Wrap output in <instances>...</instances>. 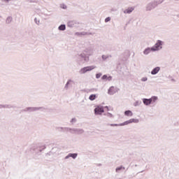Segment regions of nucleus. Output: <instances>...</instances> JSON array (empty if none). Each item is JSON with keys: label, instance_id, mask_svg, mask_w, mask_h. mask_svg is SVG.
Segmentation results:
<instances>
[{"label": "nucleus", "instance_id": "obj_1", "mask_svg": "<svg viewBox=\"0 0 179 179\" xmlns=\"http://www.w3.org/2000/svg\"><path fill=\"white\" fill-rule=\"evenodd\" d=\"M160 3H163V1H152L148 3L145 6L146 12H150V10H153V9H155L157 5H160Z\"/></svg>", "mask_w": 179, "mask_h": 179}, {"label": "nucleus", "instance_id": "obj_2", "mask_svg": "<svg viewBox=\"0 0 179 179\" xmlns=\"http://www.w3.org/2000/svg\"><path fill=\"white\" fill-rule=\"evenodd\" d=\"M138 124L139 122V119H130L129 120L125 121L123 123H120V124H110V127H124L125 125H129V124Z\"/></svg>", "mask_w": 179, "mask_h": 179}, {"label": "nucleus", "instance_id": "obj_3", "mask_svg": "<svg viewBox=\"0 0 179 179\" xmlns=\"http://www.w3.org/2000/svg\"><path fill=\"white\" fill-rule=\"evenodd\" d=\"M85 44L89 46L83 50V52L87 57L93 55V54H94V46L90 45V42H87Z\"/></svg>", "mask_w": 179, "mask_h": 179}, {"label": "nucleus", "instance_id": "obj_4", "mask_svg": "<svg viewBox=\"0 0 179 179\" xmlns=\"http://www.w3.org/2000/svg\"><path fill=\"white\" fill-rule=\"evenodd\" d=\"M64 129L68 132H70V134L75 135H82L83 134H85V130H83V129L64 127Z\"/></svg>", "mask_w": 179, "mask_h": 179}, {"label": "nucleus", "instance_id": "obj_5", "mask_svg": "<svg viewBox=\"0 0 179 179\" xmlns=\"http://www.w3.org/2000/svg\"><path fill=\"white\" fill-rule=\"evenodd\" d=\"M163 48V41L161 40L157 41V43L152 47V52L160 51Z\"/></svg>", "mask_w": 179, "mask_h": 179}, {"label": "nucleus", "instance_id": "obj_6", "mask_svg": "<svg viewBox=\"0 0 179 179\" xmlns=\"http://www.w3.org/2000/svg\"><path fill=\"white\" fill-rule=\"evenodd\" d=\"M96 66H85L84 68H82L80 70V73L83 74L86 73V72H90V71H93V69H95Z\"/></svg>", "mask_w": 179, "mask_h": 179}, {"label": "nucleus", "instance_id": "obj_7", "mask_svg": "<svg viewBox=\"0 0 179 179\" xmlns=\"http://www.w3.org/2000/svg\"><path fill=\"white\" fill-rule=\"evenodd\" d=\"M94 113L95 115H101L104 113V107L101 106H96L94 110Z\"/></svg>", "mask_w": 179, "mask_h": 179}, {"label": "nucleus", "instance_id": "obj_8", "mask_svg": "<svg viewBox=\"0 0 179 179\" xmlns=\"http://www.w3.org/2000/svg\"><path fill=\"white\" fill-rule=\"evenodd\" d=\"M78 59H80V61H83L84 62H89L90 57L83 52V53L78 55Z\"/></svg>", "mask_w": 179, "mask_h": 179}, {"label": "nucleus", "instance_id": "obj_9", "mask_svg": "<svg viewBox=\"0 0 179 179\" xmlns=\"http://www.w3.org/2000/svg\"><path fill=\"white\" fill-rule=\"evenodd\" d=\"M134 10H135V6L128 7L127 9L123 10V13H124V15H131Z\"/></svg>", "mask_w": 179, "mask_h": 179}, {"label": "nucleus", "instance_id": "obj_10", "mask_svg": "<svg viewBox=\"0 0 179 179\" xmlns=\"http://www.w3.org/2000/svg\"><path fill=\"white\" fill-rule=\"evenodd\" d=\"M24 113H34L37 111V107H27L26 108L23 109Z\"/></svg>", "mask_w": 179, "mask_h": 179}, {"label": "nucleus", "instance_id": "obj_11", "mask_svg": "<svg viewBox=\"0 0 179 179\" xmlns=\"http://www.w3.org/2000/svg\"><path fill=\"white\" fill-rule=\"evenodd\" d=\"M77 24H79V22H77L76 20H71L67 22L68 27H71V28L76 27Z\"/></svg>", "mask_w": 179, "mask_h": 179}, {"label": "nucleus", "instance_id": "obj_12", "mask_svg": "<svg viewBox=\"0 0 179 179\" xmlns=\"http://www.w3.org/2000/svg\"><path fill=\"white\" fill-rule=\"evenodd\" d=\"M116 92H117V88L114 87V86H111L108 90V94H110V96H113L115 94Z\"/></svg>", "mask_w": 179, "mask_h": 179}, {"label": "nucleus", "instance_id": "obj_13", "mask_svg": "<svg viewBox=\"0 0 179 179\" xmlns=\"http://www.w3.org/2000/svg\"><path fill=\"white\" fill-rule=\"evenodd\" d=\"M44 149H45V145L43 146L42 149L38 150L37 151H35V159H40L38 157V156H41V152H43V150H44Z\"/></svg>", "mask_w": 179, "mask_h": 179}, {"label": "nucleus", "instance_id": "obj_14", "mask_svg": "<svg viewBox=\"0 0 179 179\" xmlns=\"http://www.w3.org/2000/svg\"><path fill=\"white\" fill-rule=\"evenodd\" d=\"M160 72V66H157L151 71V75H157Z\"/></svg>", "mask_w": 179, "mask_h": 179}, {"label": "nucleus", "instance_id": "obj_15", "mask_svg": "<svg viewBox=\"0 0 179 179\" xmlns=\"http://www.w3.org/2000/svg\"><path fill=\"white\" fill-rule=\"evenodd\" d=\"M1 108H15L12 104H0V109Z\"/></svg>", "mask_w": 179, "mask_h": 179}, {"label": "nucleus", "instance_id": "obj_16", "mask_svg": "<svg viewBox=\"0 0 179 179\" xmlns=\"http://www.w3.org/2000/svg\"><path fill=\"white\" fill-rule=\"evenodd\" d=\"M159 98L156 96H152L151 98L148 99V101L150 102V104H154V103H156Z\"/></svg>", "mask_w": 179, "mask_h": 179}, {"label": "nucleus", "instance_id": "obj_17", "mask_svg": "<svg viewBox=\"0 0 179 179\" xmlns=\"http://www.w3.org/2000/svg\"><path fill=\"white\" fill-rule=\"evenodd\" d=\"M143 54L144 55H149V54H150V52H153V50H152V47L151 48H147L143 50Z\"/></svg>", "mask_w": 179, "mask_h": 179}, {"label": "nucleus", "instance_id": "obj_18", "mask_svg": "<svg viewBox=\"0 0 179 179\" xmlns=\"http://www.w3.org/2000/svg\"><path fill=\"white\" fill-rule=\"evenodd\" d=\"M58 30H59V31H65V30H66V25H65V24H62L58 27Z\"/></svg>", "mask_w": 179, "mask_h": 179}, {"label": "nucleus", "instance_id": "obj_19", "mask_svg": "<svg viewBox=\"0 0 179 179\" xmlns=\"http://www.w3.org/2000/svg\"><path fill=\"white\" fill-rule=\"evenodd\" d=\"M124 115H126L127 117H132V115H134V113L131 110H127L124 111Z\"/></svg>", "mask_w": 179, "mask_h": 179}, {"label": "nucleus", "instance_id": "obj_20", "mask_svg": "<svg viewBox=\"0 0 179 179\" xmlns=\"http://www.w3.org/2000/svg\"><path fill=\"white\" fill-rule=\"evenodd\" d=\"M71 83H73V80H69L64 86V89H66V90H68L69 85H71Z\"/></svg>", "mask_w": 179, "mask_h": 179}, {"label": "nucleus", "instance_id": "obj_21", "mask_svg": "<svg viewBox=\"0 0 179 179\" xmlns=\"http://www.w3.org/2000/svg\"><path fill=\"white\" fill-rule=\"evenodd\" d=\"M143 103L145 106H150V102L148 99L144 98L143 99Z\"/></svg>", "mask_w": 179, "mask_h": 179}, {"label": "nucleus", "instance_id": "obj_22", "mask_svg": "<svg viewBox=\"0 0 179 179\" xmlns=\"http://www.w3.org/2000/svg\"><path fill=\"white\" fill-rule=\"evenodd\" d=\"M58 150V148H53L52 150L46 154V156H51L52 155V152H57Z\"/></svg>", "mask_w": 179, "mask_h": 179}, {"label": "nucleus", "instance_id": "obj_23", "mask_svg": "<svg viewBox=\"0 0 179 179\" xmlns=\"http://www.w3.org/2000/svg\"><path fill=\"white\" fill-rule=\"evenodd\" d=\"M97 97V95L95 94H92L89 96V100L91 101H94V100Z\"/></svg>", "mask_w": 179, "mask_h": 179}, {"label": "nucleus", "instance_id": "obj_24", "mask_svg": "<svg viewBox=\"0 0 179 179\" xmlns=\"http://www.w3.org/2000/svg\"><path fill=\"white\" fill-rule=\"evenodd\" d=\"M45 110H47V108H45V107H44V106L36 107V111H42V112H44V111H45Z\"/></svg>", "mask_w": 179, "mask_h": 179}, {"label": "nucleus", "instance_id": "obj_25", "mask_svg": "<svg viewBox=\"0 0 179 179\" xmlns=\"http://www.w3.org/2000/svg\"><path fill=\"white\" fill-rule=\"evenodd\" d=\"M121 170H125V167L123 166H118L115 169L116 173H118L119 171H121Z\"/></svg>", "mask_w": 179, "mask_h": 179}, {"label": "nucleus", "instance_id": "obj_26", "mask_svg": "<svg viewBox=\"0 0 179 179\" xmlns=\"http://www.w3.org/2000/svg\"><path fill=\"white\" fill-rule=\"evenodd\" d=\"M93 36V33L92 32H85V31H83L81 32V36Z\"/></svg>", "mask_w": 179, "mask_h": 179}, {"label": "nucleus", "instance_id": "obj_27", "mask_svg": "<svg viewBox=\"0 0 179 179\" xmlns=\"http://www.w3.org/2000/svg\"><path fill=\"white\" fill-rule=\"evenodd\" d=\"M111 55H103L101 56V58H102V61H106V59H108V58H111Z\"/></svg>", "mask_w": 179, "mask_h": 179}, {"label": "nucleus", "instance_id": "obj_28", "mask_svg": "<svg viewBox=\"0 0 179 179\" xmlns=\"http://www.w3.org/2000/svg\"><path fill=\"white\" fill-rule=\"evenodd\" d=\"M69 156L72 159H76L78 157V153H69Z\"/></svg>", "mask_w": 179, "mask_h": 179}, {"label": "nucleus", "instance_id": "obj_29", "mask_svg": "<svg viewBox=\"0 0 179 179\" xmlns=\"http://www.w3.org/2000/svg\"><path fill=\"white\" fill-rule=\"evenodd\" d=\"M12 22V17L9 16L6 20V24H9Z\"/></svg>", "mask_w": 179, "mask_h": 179}, {"label": "nucleus", "instance_id": "obj_30", "mask_svg": "<svg viewBox=\"0 0 179 179\" xmlns=\"http://www.w3.org/2000/svg\"><path fill=\"white\" fill-rule=\"evenodd\" d=\"M142 104V101H136L134 103V107H138V106H141Z\"/></svg>", "mask_w": 179, "mask_h": 179}, {"label": "nucleus", "instance_id": "obj_31", "mask_svg": "<svg viewBox=\"0 0 179 179\" xmlns=\"http://www.w3.org/2000/svg\"><path fill=\"white\" fill-rule=\"evenodd\" d=\"M34 22L38 26L40 24V20L37 19V17L34 18Z\"/></svg>", "mask_w": 179, "mask_h": 179}, {"label": "nucleus", "instance_id": "obj_32", "mask_svg": "<svg viewBox=\"0 0 179 179\" xmlns=\"http://www.w3.org/2000/svg\"><path fill=\"white\" fill-rule=\"evenodd\" d=\"M101 73H98L96 74V79H100V78H101Z\"/></svg>", "mask_w": 179, "mask_h": 179}, {"label": "nucleus", "instance_id": "obj_33", "mask_svg": "<svg viewBox=\"0 0 179 179\" xmlns=\"http://www.w3.org/2000/svg\"><path fill=\"white\" fill-rule=\"evenodd\" d=\"M60 8H62V9H66L67 6L64 3H62L60 5Z\"/></svg>", "mask_w": 179, "mask_h": 179}, {"label": "nucleus", "instance_id": "obj_34", "mask_svg": "<svg viewBox=\"0 0 179 179\" xmlns=\"http://www.w3.org/2000/svg\"><path fill=\"white\" fill-rule=\"evenodd\" d=\"M76 121H77V120L76 119V117H73L71 119L70 122H71V124H75V122H76Z\"/></svg>", "mask_w": 179, "mask_h": 179}, {"label": "nucleus", "instance_id": "obj_35", "mask_svg": "<svg viewBox=\"0 0 179 179\" xmlns=\"http://www.w3.org/2000/svg\"><path fill=\"white\" fill-rule=\"evenodd\" d=\"M110 20H111V17H108L105 19V22L106 23H108V22H110Z\"/></svg>", "mask_w": 179, "mask_h": 179}, {"label": "nucleus", "instance_id": "obj_36", "mask_svg": "<svg viewBox=\"0 0 179 179\" xmlns=\"http://www.w3.org/2000/svg\"><path fill=\"white\" fill-rule=\"evenodd\" d=\"M75 36H78L79 37H82V32H76Z\"/></svg>", "mask_w": 179, "mask_h": 179}, {"label": "nucleus", "instance_id": "obj_37", "mask_svg": "<svg viewBox=\"0 0 179 179\" xmlns=\"http://www.w3.org/2000/svg\"><path fill=\"white\" fill-rule=\"evenodd\" d=\"M107 117H108L109 118H113V117H114V115H113V114L108 113L106 114Z\"/></svg>", "mask_w": 179, "mask_h": 179}, {"label": "nucleus", "instance_id": "obj_38", "mask_svg": "<svg viewBox=\"0 0 179 179\" xmlns=\"http://www.w3.org/2000/svg\"><path fill=\"white\" fill-rule=\"evenodd\" d=\"M107 78H108L107 75H103V76L101 77V79H102V80H107Z\"/></svg>", "mask_w": 179, "mask_h": 179}, {"label": "nucleus", "instance_id": "obj_39", "mask_svg": "<svg viewBox=\"0 0 179 179\" xmlns=\"http://www.w3.org/2000/svg\"><path fill=\"white\" fill-rule=\"evenodd\" d=\"M57 129L61 132L62 131V129H64V131H66L65 129V127H57Z\"/></svg>", "mask_w": 179, "mask_h": 179}, {"label": "nucleus", "instance_id": "obj_40", "mask_svg": "<svg viewBox=\"0 0 179 179\" xmlns=\"http://www.w3.org/2000/svg\"><path fill=\"white\" fill-rule=\"evenodd\" d=\"M148 80V78L146 77H143L141 78V82H146Z\"/></svg>", "mask_w": 179, "mask_h": 179}, {"label": "nucleus", "instance_id": "obj_41", "mask_svg": "<svg viewBox=\"0 0 179 179\" xmlns=\"http://www.w3.org/2000/svg\"><path fill=\"white\" fill-rule=\"evenodd\" d=\"M107 80H113V77L112 76H109V77H107Z\"/></svg>", "mask_w": 179, "mask_h": 179}, {"label": "nucleus", "instance_id": "obj_42", "mask_svg": "<svg viewBox=\"0 0 179 179\" xmlns=\"http://www.w3.org/2000/svg\"><path fill=\"white\" fill-rule=\"evenodd\" d=\"M69 157H71V156H69V154L67 156L64 157V159L65 160H67V159H69Z\"/></svg>", "mask_w": 179, "mask_h": 179}, {"label": "nucleus", "instance_id": "obj_43", "mask_svg": "<svg viewBox=\"0 0 179 179\" xmlns=\"http://www.w3.org/2000/svg\"><path fill=\"white\" fill-rule=\"evenodd\" d=\"M2 2H6V3H8L9 2V0H1Z\"/></svg>", "mask_w": 179, "mask_h": 179}, {"label": "nucleus", "instance_id": "obj_44", "mask_svg": "<svg viewBox=\"0 0 179 179\" xmlns=\"http://www.w3.org/2000/svg\"><path fill=\"white\" fill-rule=\"evenodd\" d=\"M104 108H106L107 111H110V108H108V106H105Z\"/></svg>", "mask_w": 179, "mask_h": 179}, {"label": "nucleus", "instance_id": "obj_45", "mask_svg": "<svg viewBox=\"0 0 179 179\" xmlns=\"http://www.w3.org/2000/svg\"><path fill=\"white\" fill-rule=\"evenodd\" d=\"M171 81H172V82H176V80H175L174 78H172V79H171Z\"/></svg>", "mask_w": 179, "mask_h": 179}, {"label": "nucleus", "instance_id": "obj_46", "mask_svg": "<svg viewBox=\"0 0 179 179\" xmlns=\"http://www.w3.org/2000/svg\"><path fill=\"white\" fill-rule=\"evenodd\" d=\"M135 167H138V165L136 164V165H135Z\"/></svg>", "mask_w": 179, "mask_h": 179}, {"label": "nucleus", "instance_id": "obj_47", "mask_svg": "<svg viewBox=\"0 0 179 179\" xmlns=\"http://www.w3.org/2000/svg\"><path fill=\"white\" fill-rule=\"evenodd\" d=\"M10 1H13V0H8V2H10Z\"/></svg>", "mask_w": 179, "mask_h": 179}, {"label": "nucleus", "instance_id": "obj_48", "mask_svg": "<svg viewBox=\"0 0 179 179\" xmlns=\"http://www.w3.org/2000/svg\"><path fill=\"white\" fill-rule=\"evenodd\" d=\"M177 16H178V17H179V15H178Z\"/></svg>", "mask_w": 179, "mask_h": 179}, {"label": "nucleus", "instance_id": "obj_49", "mask_svg": "<svg viewBox=\"0 0 179 179\" xmlns=\"http://www.w3.org/2000/svg\"><path fill=\"white\" fill-rule=\"evenodd\" d=\"M175 1H179V0H175Z\"/></svg>", "mask_w": 179, "mask_h": 179}]
</instances>
